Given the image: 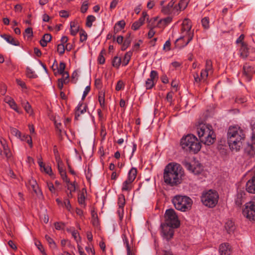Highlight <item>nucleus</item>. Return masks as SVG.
Segmentation results:
<instances>
[{"label":"nucleus","instance_id":"obj_31","mask_svg":"<svg viewBox=\"0 0 255 255\" xmlns=\"http://www.w3.org/2000/svg\"><path fill=\"white\" fill-rule=\"evenodd\" d=\"M98 100L101 107L103 109L105 108V92L102 90L99 92Z\"/></svg>","mask_w":255,"mask_h":255},{"label":"nucleus","instance_id":"obj_15","mask_svg":"<svg viewBox=\"0 0 255 255\" xmlns=\"http://www.w3.org/2000/svg\"><path fill=\"white\" fill-rule=\"evenodd\" d=\"M122 238L124 243V244L126 245V247L127 250V255H134L133 253H132L130 251V248L129 245L128 239L129 238L132 239L131 236L129 233V230L127 229H125L124 230L123 234H122Z\"/></svg>","mask_w":255,"mask_h":255},{"label":"nucleus","instance_id":"obj_19","mask_svg":"<svg viewBox=\"0 0 255 255\" xmlns=\"http://www.w3.org/2000/svg\"><path fill=\"white\" fill-rule=\"evenodd\" d=\"M219 251L221 255H231L232 253L231 247L228 243L222 244Z\"/></svg>","mask_w":255,"mask_h":255},{"label":"nucleus","instance_id":"obj_30","mask_svg":"<svg viewBox=\"0 0 255 255\" xmlns=\"http://www.w3.org/2000/svg\"><path fill=\"white\" fill-rule=\"evenodd\" d=\"M79 30V26L75 22L72 21L70 23V33L71 35L74 36L76 35Z\"/></svg>","mask_w":255,"mask_h":255},{"label":"nucleus","instance_id":"obj_3","mask_svg":"<svg viewBox=\"0 0 255 255\" xmlns=\"http://www.w3.org/2000/svg\"><path fill=\"white\" fill-rule=\"evenodd\" d=\"M192 23L190 19L185 18L181 28V36L175 42L176 46L181 48L186 46L193 39V30L191 29Z\"/></svg>","mask_w":255,"mask_h":255},{"label":"nucleus","instance_id":"obj_64","mask_svg":"<svg viewBox=\"0 0 255 255\" xmlns=\"http://www.w3.org/2000/svg\"><path fill=\"white\" fill-rule=\"evenodd\" d=\"M16 81L17 84L20 86L22 89H26V84L24 82L20 79H16Z\"/></svg>","mask_w":255,"mask_h":255},{"label":"nucleus","instance_id":"obj_23","mask_svg":"<svg viewBox=\"0 0 255 255\" xmlns=\"http://www.w3.org/2000/svg\"><path fill=\"white\" fill-rule=\"evenodd\" d=\"M57 163L58 164V171L62 179L65 182H69V179L67 178L66 173L62 167V161L61 160H59Z\"/></svg>","mask_w":255,"mask_h":255},{"label":"nucleus","instance_id":"obj_2","mask_svg":"<svg viewBox=\"0 0 255 255\" xmlns=\"http://www.w3.org/2000/svg\"><path fill=\"white\" fill-rule=\"evenodd\" d=\"M244 130L238 126H230L227 132V138L229 146L239 150L245 139Z\"/></svg>","mask_w":255,"mask_h":255},{"label":"nucleus","instance_id":"obj_6","mask_svg":"<svg viewBox=\"0 0 255 255\" xmlns=\"http://www.w3.org/2000/svg\"><path fill=\"white\" fill-rule=\"evenodd\" d=\"M172 202L176 209L182 212L190 210L193 204V201L190 198L181 195L174 196L172 200Z\"/></svg>","mask_w":255,"mask_h":255},{"label":"nucleus","instance_id":"obj_10","mask_svg":"<svg viewBox=\"0 0 255 255\" xmlns=\"http://www.w3.org/2000/svg\"><path fill=\"white\" fill-rule=\"evenodd\" d=\"M243 215L250 220H255V198H253L245 205L243 210Z\"/></svg>","mask_w":255,"mask_h":255},{"label":"nucleus","instance_id":"obj_27","mask_svg":"<svg viewBox=\"0 0 255 255\" xmlns=\"http://www.w3.org/2000/svg\"><path fill=\"white\" fill-rule=\"evenodd\" d=\"M245 195V193L244 192H238L237 194L235 203L238 206L240 207L244 202Z\"/></svg>","mask_w":255,"mask_h":255},{"label":"nucleus","instance_id":"obj_43","mask_svg":"<svg viewBox=\"0 0 255 255\" xmlns=\"http://www.w3.org/2000/svg\"><path fill=\"white\" fill-rule=\"evenodd\" d=\"M35 245L37 247L38 249L43 255H46V253L44 251V249L40 241L37 240L35 241Z\"/></svg>","mask_w":255,"mask_h":255},{"label":"nucleus","instance_id":"obj_18","mask_svg":"<svg viewBox=\"0 0 255 255\" xmlns=\"http://www.w3.org/2000/svg\"><path fill=\"white\" fill-rule=\"evenodd\" d=\"M245 152L251 156L255 154V134L252 136V143H248L246 147Z\"/></svg>","mask_w":255,"mask_h":255},{"label":"nucleus","instance_id":"obj_36","mask_svg":"<svg viewBox=\"0 0 255 255\" xmlns=\"http://www.w3.org/2000/svg\"><path fill=\"white\" fill-rule=\"evenodd\" d=\"M143 18H140L138 20L135 21L131 26V29L136 30L143 24Z\"/></svg>","mask_w":255,"mask_h":255},{"label":"nucleus","instance_id":"obj_59","mask_svg":"<svg viewBox=\"0 0 255 255\" xmlns=\"http://www.w3.org/2000/svg\"><path fill=\"white\" fill-rule=\"evenodd\" d=\"M104 52L103 50H102L101 52H100V54L98 57V61H99V63L100 64H103L105 62V59L104 58V57L103 56V52Z\"/></svg>","mask_w":255,"mask_h":255},{"label":"nucleus","instance_id":"obj_4","mask_svg":"<svg viewBox=\"0 0 255 255\" xmlns=\"http://www.w3.org/2000/svg\"><path fill=\"white\" fill-rule=\"evenodd\" d=\"M197 132L201 142L203 143L210 145L215 142L216 135L212 126L200 123L197 126Z\"/></svg>","mask_w":255,"mask_h":255},{"label":"nucleus","instance_id":"obj_52","mask_svg":"<svg viewBox=\"0 0 255 255\" xmlns=\"http://www.w3.org/2000/svg\"><path fill=\"white\" fill-rule=\"evenodd\" d=\"M65 50V48L64 45L63 44H59L57 45V52L59 53L60 55H62L64 54Z\"/></svg>","mask_w":255,"mask_h":255},{"label":"nucleus","instance_id":"obj_21","mask_svg":"<svg viewBox=\"0 0 255 255\" xmlns=\"http://www.w3.org/2000/svg\"><path fill=\"white\" fill-rule=\"evenodd\" d=\"M91 223L93 226L97 229H100V222L98 217V214L94 210L91 211Z\"/></svg>","mask_w":255,"mask_h":255},{"label":"nucleus","instance_id":"obj_11","mask_svg":"<svg viewBox=\"0 0 255 255\" xmlns=\"http://www.w3.org/2000/svg\"><path fill=\"white\" fill-rule=\"evenodd\" d=\"M184 165L188 170L195 175H199L203 171V166L198 162H195L194 164L186 162L184 163Z\"/></svg>","mask_w":255,"mask_h":255},{"label":"nucleus","instance_id":"obj_49","mask_svg":"<svg viewBox=\"0 0 255 255\" xmlns=\"http://www.w3.org/2000/svg\"><path fill=\"white\" fill-rule=\"evenodd\" d=\"M130 43V40L129 38H126L124 41L123 44L122 46L121 49L125 51L129 45Z\"/></svg>","mask_w":255,"mask_h":255},{"label":"nucleus","instance_id":"obj_34","mask_svg":"<svg viewBox=\"0 0 255 255\" xmlns=\"http://www.w3.org/2000/svg\"><path fill=\"white\" fill-rule=\"evenodd\" d=\"M67 231L72 234V237L77 242H78V239L80 240V237L79 233L75 230L74 228L68 229Z\"/></svg>","mask_w":255,"mask_h":255},{"label":"nucleus","instance_id":"obj_46","mask_svg":"<svg viewBox=\"0 0 255 255\" xmlns=\"http://www.w3.org/2000/svg\"><path fill=\"white\" fill-rule=\"evenodd\" d=\"M87 39V34L86 32L83 30H81L80 31V41L82 42L85 41Z\"/></svg>","mask_w":255,"mask_h":255},{"label":"nucleus","instance_id":"obj_54","mask_svg":"<svg viewBox=\"0 0 255 255\" xmlns=\"http://www.w3.org/2000/svg\"><path fill=\"white\" fill-rule=\"evenodd\" d=\"M65 64L64 62H60L58 69V71L59 74H62L65 72Z\"/></svg>","mask_w":255,"mask_h":255},{"label":"nucleus","instance_id":"obj_45","mask_svg":"<svg viewBox=\"0 0 255 255\" xmlns=\"http://www.w3.org/2000/svg\"><path fill=\"white\" fill-rule=\"evenodd\" d=\"M67 184V189L71 192H74L76 191L75 182L71 183L69 180V182H66Z\"/></svg>","mask_w":255,"mask_h":255},{"label":"nucleus","instance_id":"obj_53","mask_svg":"<svg viewBox=\"0 0 255 255\" xmlns=\"http://www.w3.org/2000/svg\"><path fill=\"white\" fill-rule=\"evenodd\" d=\"M85 197L84 194L83 192H82L78 196V203L81 205L84 204H85Z\"/></svg>","mask_w":255,"mask_h":255},{"label":"nucleus","instance_id":"obj_32","mask_svg":"<svg viewBox=\"0 0 255 255\" xmlns=\"http://www.w3.org/2000/svg\"><path fill=\"white\" fill-rule=\"evenodd\" d=\"M172 18L171 17L168 16L160 20L158 22V24L160 25L159 26L165 27L169 24L172 21Z\"/></svg>","mask_w":255,"mask_h":255},{"label":"nucleus","instance_id":"obj_7","mask_svg":"<svg viewBox=\"0 0 255 255\" xmlns=\"http://www.w3.org/2000/svg\"><path fill=\"white\" fill-rule=\"evenodd\" d=\"M219 195L218 193L214 190H209L204 192L201 196V201L203 204L208 207H214L218 202Z\"/></svg>","mask_w":255,"mask_h":255},{"label":"nucleus","instance_id":"obj_51","mask_svg":"<svg viewBox=\"0 0 255 255\" xmlns=\"http://www.w3.org/2000/svg\"><path fill=\"white\" fill-rule=\"evenodd\" d=\"M45 238V239L48 242V243H49V244L50 245V247L51 248H54L56 247V244H55L54 241H53V240L52 238H51L48 235H46Z\"/></svg>","mask_w":255,"mask_h":255},{"label":"nucleus","instance_id":"obj_25","mask_svg":"<svg viewBox=\"0 0 255 255\" xmlns=\"http://www.w3.org/2000/svg\"><path fill=\"white\" fill-rule=\"evenodd\" d=\"M1 36L8 43L13 45L18 46L19 45V41L9 35L3 34L1 35Z\"/></svg>","mask_w":255,"mask_h":255},{"label":"nucleus","instance_id":"obj_16","mask_svg":"<svg viewBox=\"0 0 255 255\" xmlns=\"http://www.w3.org/2000/svg\"><path fill=\"white\" fill-rule=\"evenodd\" d=\"M28 188L30 190H32L36 195L39 197H43L42 193L39 189L38 185L35 180L31 179L28 181Z\"/></svg>","mask_w":255,"mask_h":255},{"label":"nucleus","instance_id":"obj_58","mask_svg":"<svg viewBox=\"0 0 255 255\" xmlns=\"http://www.w3.org/2000/svg\"><path fill=\"white\" fill-rule=\"evenodd\" d=\"M95 86L97 89H101L102 86L101 80L100 79H96L95 80Z\"/></svg>","mask_w":255,"mask_h":255},{"label":"nucleus","instance_id":"obj_56","mask_svg":"<svg viewBox=\"0 0 255 255\" xmlns=\"http://www.w3.org/2000/svg\"><path fill=\"white\" fill-rule=\"evenodd\" d=\"M3 152L7 160H10L11 159L12 153L9 149L5 150V151H3Z\"/></svg>","mask_w":255,"mask_h":255},{"label":"nucleus","instance_id":"obj_40","mask_svg":"<svg viewBox=\"0 0 255 255\" xmlns=\"http://www.w3.org/2000/svg\"><path fill=\"white\" fill-rule=\"evenodd\" d=\"M202 25L205 29H208L209 27V18L208 17H205L201 20Z\"/></svg>","mask_w":255,"mask_h":255},{"label":"nucleus","instance_id":"obj_29","mask_svg":"<svg viewBox=\"0 0 255 255\" xmlns=\"http://www.w3.org/2000/svg\"><path fill=\"white\" fill-rule=\"evenodd\" d=\"M21 104L26 113L30 115H32L33 111L29 103L26 101H21Z\"/></svg>","mask_w":255,"mask_h":255},{"label":"nucleus","instance_id":"obj_37","mask_svg":"<svg viewBox=\"0 0 255 255\" xmlns=\"http://www.w3.org/2000/svg\"><path fill=\"white\" fill-rule=\"evenodd\" d=\"M122 63V59L118 56H115L112 60V65L113 67L119 68Z\"/></svg>","mask_w":255,"mask_h":255},{"label":"nucleus","instance_id":"obj_42","mask_svg":"<svg viewBox=\"0 0 255 255\" xmlns=\"http://www.w3.org/2000/svg\"><path fill=\"white\" fill-rule=\"evenodd\" d=\"M125 197L123 194H121L119 196L118 204L119 207H124L125 205Z\"/></svg>","mask_w":255,"mask_h":255},{"label":"nucleus","instance_id":"obj_1","mask_svg":"<svg viewBox=\"0 0 255 255\" xmlns=\"http://www.w3.org/2000/svg\"><path fill=\"white\" fill-rule=\"evenodd\" d=\"M184 175V170L180 164L171 162L164 169L163 180L170 186H175L181 183Z\"/></svg>","mask_w":255,"mask_h":255},{"label":"nucleus","instance_id":"obj_41","mask_svg":"<svg viewBox=\"0 0 255 255\" xmlns=\"http://www.w3.org/2000/svg\"><path fill=\"white\" fill-rule=\"evenodd\" d=\"M96 20V17L93 15H89L86 19V26L88 27H91L92 25V23Z\"/></svg>","mask_w":255,"mask_h":255},{"label":"nucleus","instance_id":"obj_55","mask_svg":"<svg viewBox=\"0 0 255 255\" xmlns=\"http://www.w3.org/2000/svg\"><path fill=\"white\" fill-rule=\"evenodd\" d=\"M88 8V1H85L83 2L82 6L81 7V11L82 13H85L87 11Z\"/></svg>","mask_w":255,"mask_h":255},{"label":"nucleus","instance_id":"obj_24","mask_svg":"<svg viewBox=\"0 0 255 255\" xmlns=\"http://www.w3.org/2000/svg\"><path fill=\"white\" fill-rule=\"evenodd\" d=\"M175 2V0H171L166 6H163L161 9L162 12L165 14L171 13L173 9Z\"/></svg>","mask_w":255,"mask_h":255},{"label":"nucleus","instance_id":"obj_26","mask_svg":"<svg viewBox=\"0 0 255 255\" xmlns=\"http://www.w3.org/2000/svg\"><path fill=\"white\" fill-rule=\"evenodd\" d=\"M225 228L229 234L233 233L236 228L234 223L232 220H228L225 225Z\"/></svg>","mask_w":255,"mask_h":255},{"label":"nucleus","instance_id":"obj_47","mask_svg":"<svg viewBox=\"0 0 255 255\" xmlns=\"http://www.w3.org/2000/svg\"><path fill=\"white\" fill-rule=\"evenodd\" d=\"M23 35L25 37L27 36L28 38L31 37L33 36L32 29L31 27L27 28L23 33Z\"/></svg>","mask_w":255,"mask_h":255},{"label":"nucleus","instance_id":"obj_17","mask_svg":"<svg viewBox=\"0 0 255 255\" xmlns=\"http://www.w3.org/2000/svg\"><path fill=\"white\" fill-rule=\"evenodd\" d=\"M250 50L253 52H255V49L254 48H248L247 45L245 43H242V45L240 49V56L244 59L246 58L250 53Z\"/></svg>","mask_w":255,"mask_h":255},{"label":"nucleus","instance_id":"obj_14","mask_svg":"<svg viewBox=\"0 0 255 255\" xmlns=\"http://www.w3.org/2000/svg\"><path fill=\"white\" fill-rule=\"evenodd\" d=\"M255 74V69L248 64L244 65L243 67V77L247 81H250L254 74Z\"/></svg>","mask_w":255,"mask_h":255},{"label":"nucleus","instance_id":"obj_20","mask_svg":"<svg viewBox=\"0 0 255 255\" xmlns=\"http://www.w3.org/2000/svg\"><path fill=\"white\" fill-rule=\"evenodd\" d=\"M246 190L249 193L255 194V174L247 182Z\"/></svg>","mask_w":255,"mask_h":255},{"label":"nucleus","instance_id":"obj_50","mask_svg":"<svg viewBox=\"0 0 255 255\" xmlns=\"http://www.w3.org/2000/svg\"><path fill=\"white\" fill-rule=\"evenodd\" d=\"M22 140H25L26 142L29 144L30 148L32 147V138L30 135H24Z\"/></svg>","mask_w":255,"mask_h":255},{"label":"nucleus","instance_id":"obj_44","mask_svg":"<svg viewBox=\"0 0 255 255\" xmlns=\"http://www.w3.org/2000/svg\"><path fill=\"white\" fill-rule=\"evenodd\" d=\"M173 96L174 93L172 91L168 92L166 95V100L170 104V105H172L173 104Z\"/></svg>","mask_w":255,"mask_h":255},{"label":"nucleus","instance_id":"obj_8","mask_svg":"<svg viewBox=\"0 0 255 255\" xmlns=\"http://www.w3.org/2000/svg\"><path fill=\"white\" fill-rule=\"evenodd\" d=\"M212 73V62L210 60H207L206 61L205 68L201 70L200 77L197 72L193 74L194 83L199 84L201 82H205L209 74Z\"/></svg>","mask_w":255,"mask_h":255},{"label":"nucleus","instance_id":"obj_61","mask_svg":"<svg viewBox=\"0 0 255 255\" xmlns=\"http://www.w3.org/2000/svg\"><path fill=\"white\" fill-rule=\"evenodd\" d=\"M171 43L170 40H167L163 45V49L166 51H169L170 50Z\"/></svg>","mask_w":255,"mask_h":255},{"label":"nucleus","instance_id":"obj_38","mask_svg":"<svg viewBox=\"0 0 255 255\" xmlns=\"http://www.w3.org/2000/svg\"><path fill=\"white\" fill-rule=\"evenodd\" d=\"M189 0H181L178 3V7L177 10H184L187 6L189 3Z\"/></svg>","mask_w":255,"mask_h":255},{"label":"nucleus","instance_id":"obj_22","mask_svg":"<svg viewBox=\"0 0 255 255\" xmlns=\"http://www.w3.org/2000/svg\"><path fill=\"white\" fill-rule=\"evenodd\" d=\"M87 108V106L83 104H79L78 105L75 112V119L77 120H78V118L81 115L86 112Z\"/></svg>","mask_w":255,"mask_h":255},{"label":"nucleus","instance_id":"obj_60","mask_svg":"<svg viewBox=\"0 0 255 255\" xmlns=\"http://www.w3.org/2000/svg\"><path fill=\"white\" fill-rule=\"evenodd\" d=\"M78 77V74L76 71L73 72L72 75V81L74 83H76Z\"/></svg>","mask_w":255,"mask_h":255},{"label":"nucleus","instance_id":"obj_57","mask_svg":"<svg viewBox=\"0 0 255 255\" xmlns=\"http://www.w3.org/2000/svg\"><path fill=\"white\" fill-rule=\"evenodd\" d=\"M53 152L55 157L56 162H58V160L61 159L60 158V156L59 154L58 149L56 145H55L53 147Z\"/></svg>","mask_w":255,"mask_h":255},{"label":"nucleus","instance_id":"obj_39","mask_svg":"<svg viewBox=\"0 0 255 255\" xmlns=\"http://www.w3.org/2000/svg\"><path fill=\"white\" fill-rule=\"evenodd\" d=\"M8 105L12 109H13L14 111H15L17 113H19V114L21 113V111L18 108L17 105L16 104V103L14 100H13L12 101H11V102H10V103H9Z\"/></svg>","mask_w":255,"mask_h":255},{"label":"nucleus","instance_id":"obj_13","mask_svg":"<svg viewBox=\"0 0 255 255\" xmlns=\"http://www.w3.org/2000/svg\"><path fill=\"white\" fill-rule=\"evenodd\" d=\"M161 228L162 236L164 238L166 239L167 241L172 238L174 235L173 228H175L174 227L163 224L161 225Z\"/></svg>","mask_w":255,"mask_h":255},{"label":"nucleus","instance_id":"obj_12","mask_svg":"<svg viewBox=\"0 0 255 255\" xmlns=\"http://www.w3.org/2000/svg\"><path fill=\"white\" fill-rule=\"evenodd\" d=\"M158 79V73L156 71L152 70L150 72L149 78H148L145 83V87L146 90H149L153 88L155 85Z\"/></svg>","mask_w":255,"mask_h":255},{"label":"nucleus","instance_id":"obj_62","mask_svg":"<svg viewBox=\"0 0 255 255\" xmlns=\"http://www.w3.org/2000/svg\"><path fill=\"white\" fill-rule=\"evenodd\" d=\"M51 38L52 37L50 34L46 33L43 36L42 39L47 42H48L51 40Z\"/></svg>","mask_w":255,"mask_h":255},{"label":"nucleus","instance_id":"obj_48","mask_svg":"<svg viewBox=\"0 0 255 255\" xmlns=\"http://www.w3.org/2000/svg\"><path fill=\"white\" fill-rule=\"evenodd\" d=\"M63 204V206H64L69 211H71L72 207L70 202V200L68 198H65Z\"/></svg>","mask_w":255,"mask_h":255},{"label":"nucleus","instance_id":"obj_63","mask_svg":"<svg viewBox=\"0 0 255 255\" xmlns=\"http://www.w3.org/2000/svg\"><path fill=\"white\" fill-rule=\"evenodd\" d=\"M125 22L124 21V20H121V21H118L115 25L117 26V27H118L119 28V29H121L122 30L123 28H124L125 26Z\"/></svg>","mask_w":255,"mask_h":255},{"label":"nucleus","instance_id":"obj_9","mask_svg":"<svg viewBox=\"0 0 255 255\" xmlns=\"http://www.w3.org/2000/svg\"><path fill=\"white\" fill-rule=\"evenodd\" d=\"M165 225H169L174 228H178L179 226L180 222L174 209L167 210L165 213Z\"/></svg>","mask_w":255,"mask_h":255},{"label":"nucleus","instance_id":"obj_5","mask_svg":"<svg viewBox=\"0 0 255 255\" xmlns=\"http://www.w3.org/2000/svg\"><path fill=\"white\" fill-rule=\"evenodd\" d=\"M182 148L186 151L197 153L201 148V144L194 135L189 134L183 136L180 141Z\"/></svg>","mask_w":255,"mask_h":255},{"label":"nucleus","instance_id":"obj_35","mask_svg":"<svg viewBox=\"0 0 255 255\" xmlns=\"http://www.w3.org/2000/svg\"><path fill=\"white\" fill-rule=\"evenodd\" d=\"M131 182H129L128 180L126 179L123 184L122 190L123 191H129L131 188Z\"/></svg>","mask_w":255,"mask_h":255},{"label":"nucleus","instance_id":"obj_33","mask_svg":"<svg viewBox=\"0 0 255 255\" xmlns=\"http://www.w3.org/2000/svg\"><path fill=\"white\" fill-rule=\"evenodd\" d=\"M132 54V52L131 51L127 52L125 54L122 61L123 66H125L128 64L129 61L130 60Z\"/></svg>","mask_w":255,"mask_h":255},{"label":"nucleus","instance_id":"obj_28","mask_svg":"<svg viewBox=\"0 0 255 255\" xmlns=\"http://www.w3.org/2000/svg\"><path fill=\"white\" fill-rule=\"evenodd\" d=\"M137 175V170L135 168L132 167L128 172V177L127 180L129 181V182L132 183V182L134 180L136 177Z\"/></svg>","mask_w":255,"mask_h":255}]
</instances>
